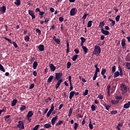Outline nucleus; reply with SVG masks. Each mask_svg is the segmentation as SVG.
<instances>
[{
  "mask_svg": "<svg viewBox=\"0 0 130 130\" xmlns=\"http://www.w3.org/2000/svg\"><path fill=\"white\" fill-rule=\"evenodd\" d=\"M100 53H101V48L99 46L95 45L94 46L93 54L94 55H99Z\"/></svg>",
  "mask_w": 130,
  "mask_h": 130,
  "instance_id": "f257e3e1",
  "label": "nucleus"
},
{
  "mask_svg": "<svg viewBox=\"0 0 130 130\" xmlns=\"http://www.w3.org/2000/svg\"><path fill=\"white\" fill-rule=\"evenodd\" d=\"M17 127H19L20 130L24 129L25 127L24 126V123L22 121H18V124L17 125Z\"/></svg>",
  "mask_w": 130,
  "mask_h": 130,
  "instance_id": "f03ea898",
  "label": "nucleus"
},
{
  "mask_svg": "<svg viewBox=\"0 0 130 130\" xmlns=\"http://www.w3.org/2000/svg\"><path fill=\"white\" fill-rule=\"evenodd\" d=\"M55 75V78L57 81H59V80L61 79V77H62V73H56Z\"/></svg>",
  "mask_w": 130,
  "mask_h": 130,
  "instance_id": "7ed1b4c3",
  "label": "nucleus"
},
{
  "mask_svg": "<svg viewBox=\"0 0 130 130\" xmlns=\"http://www.w3.org/2000/svg\"><path fill=\"white\" fill-rule=\"evenodd\" d=\"M53 110H54V106H53V104H52L51 106V109L49 110L47 114V117H49V116H50L51 112H52Z\"/></svg>",
  "mask_w": 130,
  "mask_h": 130,
  "instance_id": "20e7f679",
  "label": "nucleus"
},
{
  "mask_svg": "<svg viewBox=\"0 0 130 130\" xmlns=\"http://www.w3.org/2000/svg\"><path fill=\"white\" fill-rule=\"evenodd\" d=\"M28 14L31 16L32 19H35V13L33 10H28Z\"/></svg>",
  "mask_w": 130,
  "mask_h": 130,
  "instance_id": "39448f33",
  "label": "nucleus"
},
{
  "mask_svg": "<svg viewBox=\"0 0 130 130\" xmlns=\"http://www.w3.org/2000/svg\"><path fill=\"white\" fill-rule=\"evenodd\" d=\"M77 11L76 8H72L70 11V16H75L77 13Z\"/></svg>",
  "mask_w": 130,
  "mask_h": 130,
  "instance_id": "423d86ee",
  "label": "nucleus"
},
{
  "mask_svg": "<svg viewBox=\"0 0 130 130\" xmlns=\"http://www.w3.org/2000/svg\"><path fill=\"white\" fill-rule=\"evenodd\" d=\"M101 30L102 34H104V35L107 36L110 34L109 31L105 30L104 28H101Z\"/></svg>",
  "mask_w": 130,
  "mask_h": 130,
  "instance_id": "0eeeda50",
  "label": "nucleus"
},
{
  "mask_svg": "<svg viewBox=\"0 0 130 130\" xmlns=\"http://www.w3.org/2000/svg\"><path fill=\"white\" fill-rule=\"evenodd\" d=\"M62 83V79H59L58 80L56 84L55 85V89H58L59 88V86H60V84Z\"/></svg>",
  "mask_w": 130,
  "mask_h": 130,
  "instance_id": "6e6552de",
  "label": "nucleus"
},
{
  "mask_svg": "<svg viewBox=\"0 0 130 130\" xmlns=\"http://www.w3.org/2000/svg\"><path fill=\"white\" fill-rule=\"evenodd\" d=\"M6 11H7V7L6 6H4L0 8V12H1L2 14H5Z\"/></svg>",
  "mask_w": 130,
  "mask_h": 130,
  "instance_id": "1a4fd4ad",
  "label": "nucleus"
},
{
  "mask_svg": "<svg viewBox=\"0 0 130 130\" xmlns=\"http://www.w3.org/2000/svg\"><path fill=\"white\" fill-rule=\"evenodd\" d=\"M56 120H57V116L52 118L51 120V123L52 125H54V123H55V121H56Z\"/></svg>",
  "mask_w": 130,
  "mask_h": 130,
  "instance_id": "9d476101",
  "label": "nucleus"
},
{
  "mask_svg": "<svg viewBox=\"0 0 130 130\" xmlns=\"http://www.w3.org/2000/svg\"><path fill=\"white\" fill-rule=\"evenodd\" d=\"M121 44L122 45V48H123V49L125 48V45H126V44H125V39H123L121 40Z\"/></svg>",
  "mask_w": 130,
  "mask_h": 130,
  "instance_id": "9b49d317",
  "label": "nucleus"
},
{
  "mask_svg": "<svg viewBox=\"0 0 130 130\" xmlns=\"http://www.w3.org/2000/svg\"><path fill=\"white\" fill-rule=\"evenodd\" d=\"M33 112H32L31 111H29L27 114V118H30V117H32V116H33Z\"/></svg>",
  "mask_w": 130,
  "mask_h": 130,
  "instance_id": "f8f14e48",
  "label": "nucleus"
},
{
  "mask_svg": "<svg viewBox=\"0 0 130 130\" xmlns=\"http://www.w3.org/2000/svg\"><path fill=\"white\" fill-rule=\"evenodd\" d=\"M38 48H39V51H44V45H39Z\"/></svg>",
  "mask_w": 130,
  "mask_h": 130,
  "instance_id": "ddd939ff",
  "label": "nucleus"
},
{
  "mask_svg": "<svg viewBox=\"0 0 130 130\" xmlns=\"http://www.w3.org/2000/svg\"><path fill=\"white\" fill-rule=\"evenodd\" d=\"M75 93H76V91H72L70 93L69 99L70 100H71L74 97Z\"/></svg>",
  "mask_w": 130,
  "mask_h": 130,
  "instance_id": "4468645a",
  "label": "nucleus"
},
{
  "mask_svg": "<svg viewBox=\"0 0 130 130\" xmlns=\"http://www.w3.org/2000/svg\"><path fill=\"white\" fill-rule=\"evenodd\" d=\"M37 67H38V62L37 61H34L32 65L34 70H36L37 69Z\"/></svg>",
  "mask_w": 130,
  "mask_h": 130,
  "instance_id": "2eb2a0df",
  "label": "nucleus"
},
{
  "mask_svg": "<svg viewBox=\"0 0 130 130\" xmlns=\"http://www.w3.org/2000/svg\"><path fill=\"white\" fill-rule=\"evenodd\" d=\"M50 69L52 72H54L55 71L56 68L53 64H50Z\"/></svg>",
  "mask_w": 130,
  "mask_h": 130,
  "instance_id": "dca6fc26",
  "label": "nucleus"
},
{
  "mask_svg": "<svg viewBox=\"0 0 130 130\" xmlns=\"http://www.w3.org/2000/svg\"><path fill=\"white\" fill-rule=\"evenodd\" d=\"M53 79H54V77L53 76H50L47 80V83H51Z\"/></svg>",
  "mask_w": 130,
  "mask_h": 130,
  "instance_id": "f3484780",
  "label": "nucleus"
},
{
  "mask_svg": "<svg viewBox=\"0 0 130 130\" xmlns=\"http://www.w3.org/2000/svg\"><path fill=\"white\" fill-rule=\"evenodd\" d=\"M129 106H130V101L128 102L127 103H126L123 105L124 108H125L126 109H127V108H129Z\"/></svg>",
  "mask_w": 130,
  "mask_h": 130,
  "instance_id": "a211bd4d",
  "label": "nucleus"
},
{
  "mask_svg": "<svg viewBox=\"0 0 130 130\" xmlns=\"http://www.w3.org/2000/svg\"><path fill=\"white\" fill-rule=\"evenodd\" d=\"M118 69L119 71V74H120V77H123V73H122V69H121V67H120V66L118 67Z\"/></svg>",
  "mask_w": 130,
  "mask_h": 130,
  "instance_id": "6ab92c4d",
  "label": "nucleus"
},
{
  "mask_svg": "<svg viewBox=\"0 0 130 130\" xmlns=\"http://www.w3.org/2000/svg\"><path fill=\"white\" fill-rule=\"evenodd\" d=\"M122 125H123V123H118V125L116 127L117 129L118 130H121V129H120V127H122Z\"/></svg>",
  "mask_w": 130,
  "mask_h": 130,
  "instance_id": "aec40b11",
  "label": "nucleus"
},
{
  "mask_svg": "<svg viewBox=\"0 0 130 130\" xmlns=\"http://www.w3.org/2000/svg\"><path fill=\"white\" fill-rule=\"evenodd\" d=\"M121 90L122 92H126V91H127L126 86L124 85H123L122 86H121Z\"/></svg>",
  "mask_w": 130,
  "mask_h": 130,
  "instance_id": "412c9836",
  "label": "nucleus"
},
{
  "mask_svg": "<svg viewBox=\"0 0 130 130\" xmlns=\"http://www.w3.org/2000/svg\"><path fill=\"white\" fill-rule=\"evenodd\" d=\"M17 102H18V101L17 100V99L13 100L11 103L12 106H16V104H17Z\"/></svg>",
  "mask_w": 130,
  "mask_h": 130,
  "instance_id": "4be33fe9",
  "label": "nucleus"
},
{
  "mask_svg": "<svg viewBox=\"0 0 130 130\" xmlns=\"http://www.w3.org/2000/svg\"><path fill=\"white\" fill-rule=\"evenodd\" d=\"M118 102H119V100H117V101H115V100H112L111 101V103L112 104H113V105H114L115 104H118Z\"/></svg>",
  "mask_w": 130,
  "mask_h": 130,
  "instance_id": "5701e85b",
  "label": "nucleus"
},
{
  "mask_svg": "<svg viewBox=\"0 0 130 130\" xmlns=\"http://www.w3.org/2000/svg\"><path fill=\"white\" fill-rule=\"evenodd\" d=\"M78 56H79V55L78 54L74 55L72 57V60L73 61H76V60H77V59L78 58Z\"/></svg>",
  "mask_w": 130,
  "mask_h": 130,
  "instance_id": "b1692460",
  "label": "nucleus"
},
{
  "mask_svg": "<svg viewBox=\"0 0 130 130\" xmlns=\"http://www.w3.org/2000/svg\"><path fill=\"white\" fill-rule=\"evenodd\" d=\"M105 25V23H104V21H102L100 23V24L99 25V28H101V29H103V26Z\"/></svg>",
  "mask_w": 130,
  "mask_h": 130,
  "instance_id": "393cba45",
  "label": "nucleus"
},
{
  "mask_svg": "<svg viewBox=\"0 0 130 130\" xmlns=\"http://www.w3.org/2000/svg\"><path fill=\"white\" fill-rule=\"evenodd\" d=\"M108 21H109L110 22H112V23H111V25H112V26H114V25H115V21L112 20L111 18H109Z\"/></svg>",
  "mask_w": 130,
  "mask_h": 130,
  "instance_id": "a878e982",
  "label": "nucleus"
},
{
  "mask_svg": "<svg viewBox=\"0 0 130 130\" xmlns=\"http://www.w3.org/2000/svg\"><path fill=\"white\" fill-rule=\"evenodd\" d=\"M92 23H93V21L92 20H89L87 23V27L88 28H90V27H92Z\"/></svg>",
  "mask_w": 130,
  "mask_h": 130,
  "instance_id": "bb28decb",
  "label": "nucleus"
},
{
  "mask_svg": "<svg viewBox=\"0 0 130 130\" xmlns=\"http://www.w3.org/2000/svg\"><path fill=\"white\" fill-rule=\"evenodd\" d=\"M0 71L3 72V73H6V70H5L4 66L2 64H0Z\"/></svg>",
  "mask_w": 130,
  "mask_h": 130,
  "instance_id": "cd10ccee",
  "label": "nucleus"
},
{
  "mask_svg": "<svg viewBox=\"0 0 130 130\" xmlns=\"http://www.w3.org/2000/svg\"><path fill=\"white\" fill-rule=\"evenodd\" d=\"M44 127H45V128H49V127H51V125L50 124H45L44 125Z\"/></svg>",
  "mask_w": 130,
  "mask_h": 130,
  "instance_id": "c85d7f7f",
  "label": "nucleus"
},
{
  "mask_svg": "<svg viewBox=\"0 0 130 130\" xmlns=\"http://www.w3.org/2000/svg\"><path fill=\"white\" fill-rule=\"evenodd\" d=\"M26 109V106L25 105H21V107L20 108V110L21 111H24Z\"/></svg>",
  "mask_w": 130,
  "mask_h": 130,
  "instance_id": "c756f323",
  "label": "nucleus"
},
{
  "mask_svg": "<svg viewBox=\"0 0 130 130\" xmlns=\"http://www.w3.org/2000/svg\"><path fill=\"white\" fill-rule=\"evenodd\" d=\"M83 50V52H84V53H88V48H87L86 47L84 46L82 47Z\"/></svg>",
  "mask_w": 130,
  "mask_h": 130,
  "instance_id": "7c9ffc66",
  "label": "nucleus"
},
{
  "mask_svg": "<svg viewBox=\"0 0 130 130\" xmlns=\"http://www.w3.org/2000/svg\"><path fill=\"white\" fill-rule=\"evenodd\" d=\"M24 40L26 42H28V41H29V40H30V37H29L28 36H26L24 37Z\"/></svg>",
  "mask_w": 130,
  "mask_h": 130,
  "instance_id": "2f4dec72",
  "label": "nucleus"
},
{
  "mask_svg": "<svg viewBox=\"0 0 130 130\" xmlns=\"http://www.w3.org/2000/svg\"><path fill=\"white\" fill-rule=\"evenodd\" d=\"M110 85H108L107 89H108V95L110 96Z\"/></svg>",
  "mask_w": 130,
  "mask_h": 130,
  "instance_id": "473e14b6",
  "label": "nucleus"
},
{
  "mask_svg": "<svg viewBox=\"0 0 130 130\" xmlns=\"http://www.w3.org/2000/svg\"><path fill=\"white\" fill-rule=\"evenodd\" d=\"M120 75L119 72L118 71L116 72L114 75V78H117Z\"/></svg>",
  "mask_w": 130,
  "mask_h": 130,
  "instance_id": "72a5a7b5",
  "label": "nucleus"
},
{
  "mask_svg": "<svg viewBox=\"0 0 130 130\" xmlns=\"http://www.w3.org/2000/svg\"><path fill=\"white\" fill-rule=\"evenodd\" d=\"M14 4L16 6H20L21 5V0H16V2H15Z\"/></svg>",
  "mask_w": 130,
  "mask_h": 130,
  "instance_id": "f704fd0d",
  "label": "nucleus"
},
{
  "mask_svg": "<svg viewBox=\"0 0 130 130\" xmlns=\"http://www.w3.org/2000/svg\"><path fill=\"white\" fill-rule=\"evenodd\" d=\"M91 111H95V110H96V106H95L94 105H91Z\"/></svg>",
  "mask_w": 130,
  "mask_h": 130,
  "instance_id": "c9c22d12",
  "label": "nucleus"
},
{
  "mask_svg": "<svg viewBox=\"0 0 130 130\" xmlns=\"http://www.w3.org/2000/svg\"><path fill=\"white\" fill-rule=\"evenodd\" d=\"M126 69L130 70V62H126Z\"/></svg>",
  "mask_w": 130,
  "mask_h": 130,
  "instance_id": "e433bc0d",
  "label": "nucleus"
},
{
  "mask_svg": "<svg viewBox=\"0 0 130 130\" xmlns=\"http://www.w3.org/2000/svg\"><path fill=\"white\" fill-rule=\"evenodd\" d=\"M105 73H106V69H102L101 73V75H105Z\"/></svg>",
  "mask_w": 130,
  "mask_h": 130,
  "instance_id": "4c0bfd02",
  "label": "nucleus"
},
{
  "mask_svg": "<svg viewBox=\"0 0 130 130\" xmlns=\"http://www.w3.org/2000/svg\"><path fill=\"white\" fill-rule=\"evenodd\" d=\"M89 14H87V13L85 12L84 15L82 17L83 20H86V18H87V16H88Z\"/></svg>",
  "mask_w": 130,
  "mask_h": 130,
  "instance_id": "58836bf2",
  "label": "nucleus"
},
{
  "mask_svg": "<svg viewBox=\"0 0 130 130\" xmlns=\"http://www.w3.org/2000/svg\"><path fill=\"white\" fill-rule=\"evenodd\" d=\"M44 14H45L44 12H41V11L40 12L39 15L41 16L40 17L41 19H42V18H43V15H44Z\"/></svg>",
  "mask_w": 130,
  "mask_h": 130,
  "instance_id": "ea45409f",
  "label": "nucleus"
},
{
  "mask_svg": "<svg viewBox=\"0 0 130 130\" xmlns=\"http://www.w3.org/2000/svg\"><path fill=\"white\" fill-rule=\"evenodd\" d=\"M67 69H70L72 66V63H71V62L70 61H68L67 62Z\"/></svg>",
  "mask_w": 130,
  "mask_h": 130,
  "instance_id": "a19ab883",
  "label": "nucleus"
},
{
  "mask_svg": "<svg viewBox=\"0 0 130 130\" xmlns=\"http://www.w3.org/2000/svg\"><path fill=\"white\" fill-rule=\"evenodd\" d=\"M115 71H116V66H114L112 67V73H115Z\"/></svg>",
  "mask_w": 130,
  "mask_h": 130,
  "instance_id": "79ce46f5",
  "label": "nucleus"
},
{
  "mask_svg": "<svg viewBox=\"0 0 130 130\" xmlns=\"http://www.w3.org/2000/svg\"><path fill=\"white\" fill-rule=\"evenodd\" d=\"M125 61H130V57L128 55H127L125 58Z\"/></svg>",
  "mask_w": 130,
  "mask_h": 130,
  "instance_id": "37998d69",
  "label": "nucleus"
},
{
  "mask_svg": "<svg viewBox=\"0 0 130 130\" xmlns=\"http://www.w3.org/2000/svg\"><path fill=\"white\" fill-rule=\"evenodd\" d=\"M75 126H74V129L77 130L78 129V127H79V124L77 123H75Z\"/></svg>",
  "mask_w": 130,
  "mask_h": 130,
  "instance_id": "c03bdc74",
  "label": "nucleus"
},
{
  "mask_svg": "<svg viewBox=\"0 0 130 130\" xmlns=\"http://www.w3.org/2000/svg\"><path fill=\"white\" fill-rule=\"evenodd\" d=\"M80 39L81 40V42L83 43H85V42H86V39H85V38L81 37L80 38Z\"/></svg>",
  "mask_w": 130,
  "mask_h": 130,
  "instance_id": "a18cd8bd",
  "label": "nucleus"
},
{
  "mask_svg": "<svg viewBox=\"0 0 130 130\" xmlns=\"http://www.w3.org/2000/svg\"><path fill=\"white\" fill-rule=\"evenodd\" d=\"M89 127L90 129H93V125L92 124V121L89 122Z\"/></svg>",
  "mask_w": 130,
  "mask_h": 130,
  "instance_id": "49530a36",
  "label": "nucleus"
},
{
  "mask_svg": "<svg viewBox=\"0 0 130 130\" xmlns=\"http://www.w3.org/2000/svg\"><path fill=\"white\" fill-rule=\"evenodd\" d=\"M34 87H35V85L34 83L31 84L29 87V90L33 89V88H34Z\"/></svg>",
  "mask_w": 130,
  "mask_h": 130,
  "instance_id": "de8ad7c7",
  "label": "nucleus"
},
{
  "mask_svg": "<svg viewBox=\"0 0 130 130\" xmlns=\"http://www.w3.org/2000/svg\"><path fill=\"white\" fill-rule=\"evenodd\" d=\"M88 92H89V90L88 89H86L85 90V92L83 93V96H87V94H88Z\"/></svg>",
  "mask_w": 130,
  "mask_h": 130,
  "instance_id": "09e8293b",
  "label": "nucleus"
},
{
  "mask_svg": "<svg viewBox=\"0 0 130 130\" xmlns=\"http://www.w3.org/2000/svg\"><path fill=\"white\" fill-rule=\"evenodd\" d=\"M120 19V15H117L116 18L115 20L116 22H119V19Z\"/></svg>",
  "mask_w": 130,
  "mask_h": 130,
  "instance_id": "8fccbe9b",
  "label": "nucleus"
},
{
  "mask_svg": "<svg viewBox=\"0 0 130 130\" xmlns=\"http://www.w3.org/2000/svg\"><path fill=\"white\" fill-rule=\"evenodd\" d=\"M62 122H63V121L59 120L57 123H56V125L58 126L60 125V124H61Z\"/></svg>",
  "mask_w": 130,
  "mask_h": 130,
  "instance_id": "3c124183",
  "label": "nucleus"
},
{
  "mask_svg": "<svg viewBox=\"0 0 130 130\" xmlns=\"http://www.w3.org/2000/svg\"><path fill=\"white\" fill-rule=\"evenodd\" d=\"M115 99H117V100H121L122 99V97L121 96H119L118 95L115 96Z\"/></svg>",
  "mask_w": 130,
  "mask_h": 130,
  "instance_id": "603ef678",
  "label": "nucleus"
},
{
  "mask_svg": "<svg viewBox=\"0 0 130 130\" xmlns=\"http://www.w3.org/2000/svg\"><path fill=\"white\" fill-rule=\"evenodd\" d=\"M4 39H5V40H7V41H8V42H9V43H11L12 44V41L11 40H10V39L8 38L7 37H4Z\"/></svg>",
  "mask_w": 130,
  "mask_h": 130,
  "instance_id": "864d4df0",
  "label": "nucleus"
},
{
  "mask_svg": "<svg viewBox=\"0 0 130 130\" xmlns=\"http://www.w3.org/2000/svg\"><path fill=\"white\" fill-rule=\"evenodd\" d=\"M111 114H117V111L116 110H113L111 111Z\"/></svg>",
  "mask_w": 130,
  "mask_h": 130,
  "instance_id": "5fc2aeb1",
  "label": "nucleus"
},
{
  "mask_svg": "<svg viewBox=\"0 0 130 130\" xmlns=\"http://www.w3.org/2000/svg\"><path fill=\"white\" fill-rule=\"evenodd\" d=\"M104 106L107 110H109V108H110L111 107L110 105H104Z\"/></svg>",
  "mask_w": 130,
  "mask_h": 130,
  "instance_id": "6e6d98bb",
  "label": "nucleus"
},
{
  "mask_svg": "<svg viewBox=\"0 0 130 130\" xmlns=\"http://www.w3.org/2000/svg\"><path fill=\"white\" fill-rule=\"evenodd\" d=\"M39 126H40V125H37L35 126V127L33 128L32 130H38V128H39Z\"/></svg>",
  "mask_w": 130,
  "mask_h": 130,
  "instance_id": "4d7b16f0",
  "label": "nucleus"
},
{
  "mask_svg": "<svg viewBox=\"0 0 130 130\" xmlns=\"http://www.w3.org/2000/svg\"><path fill=\"white\" fill-rule=\"evenodd\" d=\"M36 31L37 33H38V34H41V30H40V29H39V28H37L36 29Z\"/></svg>",
  "mask_w": 130,
  "mask_h": 130,
  "instance_id": "13d9d810",
  "label": "nucleus"
},
{
  "mask_svg": "<svg viewBox=\"0 0 130 130\" xmlns=\"http://www.w3.org/2000/svg\"><path fill=\"white\" fill-rule=\"evenodd\" d=\"M55 41L56 42L57 44H60V40H59V39H57Z\"/></svg>",
  "mask_w": 130,
  "mask_h": 130,
  "instance_id": "bf43d9fd",
  "label": "nucleus"
},
{
  "mask_svg": "<svg viewBox=\"0 0 130 130\" xmlns=\"http://www.w3.org/2000/svg\"><path fill=\"white\" fill-rule=\"evenodd\" d=\"M14 47H15V48H17L18 47V45L17 44V43L15 42H12Z\"/></svg>",
  "mask_w": 130,
  "mask_h": 130,
  "instance_id": "052dcab7",
  "label": "nucleus"
},
{
  "mask_svg": "<svg viewBox=\"0 0 130 130\" xmlns=\"http://www.w3.org/2000/svg\"><path fill=\"white\" fill-rule=\"evenodd\" d=\"M98 97L101 99V100H102V99L104 98V96L101 94H99Z\"/></svg>",
  "mask_w": 130,
  "mask_h": 130,
  "instance_id": "680f3d73",
  "label": "nucleus"
},
{
  "mask_svg": "<svg viewBox=\"0 0 130 130\" xmlns=\"http://www.w3.org/2000/svg\"><path fill=\"white\" fill-rule=\"evenodd\" d=\"M74 52H75L76 54H78L80 52V50L78 49H75Z\"/></svg>",
  "mask_w": 130,
  "mask_h": 130,
  "instance_id": "e2e57ef3",
  "label": "nucleus"
},
{
  "mask_svg": "<svg viewBox=\"0 0 130 130\" xmlns=\"http://www.w3.org/2000/svg\"><path fill=\"white\" fill-rule=\"evenodd\" d=\"M59 21H60V22H63V17L62 16L59 17Z\"/></svg>",
  "mask_w": 130,
  "mask_h": 130,
  "instance_id": "0e129e2a",
  "label": "nucleus"
},
{
  "mask_svg": "<svg viewBox=\"0 0 130 130\" xmlns=\"http://www.w3.org/2000/svg\"><path fill=\"white\" fill-rule=\"evenodd\" d=\"M48 22H49V18H46L44 21V22L47 23Z\"/></svg>",
  "mask_w": 130,
  "mask_h": 130,
  "instance_id": "69168bd1",
  "label": "nucleus"
},
{
  "mask_svg": "<svg viewBox=\"0 0 130 130\" xmlns=\"http://www.w3.org/2000/svg\"><path fill=\"white\" fill-rule=\"evenodd\" d=\"M32 74L35 76V77H37V72L34 71L32 73Z\"/></svg>",
  "mask_w": 130,
  "mask_h": 130,
  "instance_id": "338daca9",
  "label": "nucleus"
},
{
  "mask_svg": "<svg viewBox=\"0 0 130 130\" xmlns=\"http://www.w3.org/2000/svg\"><path fill=\"white\" fill-rule=\"evenodd\" d=\"M9 117H11V115H7V116H5V120H7V119H8Z\"/></svg>",
  "mask_w": 130,
  "mask_h": 130,
  "instance_id": "774afa93",
  "label": "nucleus"
}]
</instances>
